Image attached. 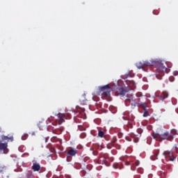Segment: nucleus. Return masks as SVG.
I'll use <instances>...</instances> for the list:
<instances>
[{"label": "nucleus", "mask_w": 178, "mask_h": 178, "mask_svg": "<svg viewBox=\"0 0 178 178\" xmlns=\"http://www.w3.org/2000/svg\"><path fill=\"white\" fill-rule=\"evenodd\" d=\"M176 134V130L172 129L170 132H165L163 134H159L158 133L154 132L152 134V137L154 140L157 141H162V140H166L167 141H172L175 138Z\"/></svg>", "instance_id": "1"}, {"label": "nucleus", "mask_w": 178, "mask_h": 178, "mask_svg": "<svg viewBox=\"0 0 178 178\" xmlns=\"http://www.w3.org/2000/svg\"><path fill=\"white\" fill-rule=\"evenodd\" d=\"M154 62V66H155V70H156V77L159 80H162V76H163L164 73H169L170 72V69L165 67L163 65V63L162 62H156V61H152Z\"/></svg>", "instance_id": "2"}, {"label": "nucleus", "mask_w": 178, "mask_h": 178, "mask_svg": "<svg viewBox=\"0 0 178 178\" xmlns=\"http://www.w3.org/2000/svg\"><path fill=\"white\" fill-rule=\"evenodd\" d=\"M98 90V95H102L103 98H109L111 97V91H112V88H111L109 85L99 86Z\"/></svg>", "instance_id": "3"}, {"label": "nucleus", "mask_w": 178, "mask_h": 178, "mask_svg": "<svg viewBox=\"0 0 178 178\" xmlns=\"http://www.w3.org/2000/svg\"><path fill=\"white\" fill-rule=\"evenodd\" d=\"M128 87H129L128 89H124V88L121 87L118 89V91L120 94V95H122V97L127 92V91H130V90H134L136 88V82L134 81H128Z\"/></svg>", "instance_id": "4"}, {"label": "nucleus", "mask_w": 178, "mask_h": 178, "mask_svg": "<svg viewBox=\"0 0 178 178\" xmlns=\"http://www.w3.org/2000/svg\"><path fill=\"white\" fill-rule=\"evenodd\" d=\"M154 63H155L152 62V60L139 61L136 63V66L138 67V69H144V67H149V66H154Z\"/></svg>", "instance_id": "5"}, {"label": "nucleus", "mask_w": 178, "mask_h": 178, "mask_svg": "<svg viewBox=\"0 0 178 178\" xmlns=\"http://www.w3.org/2000/svg\"><path fill=\"white\" fill-rule=\"evenodd\" d=\"M72 115L70 114H61L58 115V124H62L65 122V119H70Z\"/></svg>", "instance_id": "6"}, {"label": "nucleus", "mask_w": 178, "mask_h": 178, "mask_svg": "<svg viewBox=\"0 0 178 178\" xmlns=\"http://www.w3.org/2000/svg\"><path fill=\"white\" fill-rule=\"evenodd\" d=\"M77 154V149L73 148V147H70V149H67V155L68 158H70L72 156H74Z\"/></svg>", "instance_id": "7"}, {"label": "nucleus", "mask_w": 178, "mask_h": 178, "mask_svg": "<svg viewBox=\"0 0 178 178\" xmlns=\"http://www.w3.org/2000/svg\"><path fill=\"white\" fill-rule=\"evenodd\" d=\"M125 104L127 105V104H131L132 106H136L137 105V102H136V99H134L133 97H129L126 99Z\"/></svg>", "instance_id": "8"}, {"label": "nucleus", "mask_w": 178, "mask_h": 178, "mask_svg": "<svg viewBox=\"0 0 178 178\" xmlns=\"http://www.w3.org/2000/svg\"><path fill=\"white\" fill-rule=\"evenodd\" d=\"M163 154L164 155V156H169L170 158V161H175V159H176V157L173 156V152H169V151H165Z\"/></svg>", "instance_id": "9"}, {"label": "nucleus", "mask_w": 178, "mask_h": 178, "mask_svg": "<svg viewBox=\"0 0 178 178\" xmlns=\"http://www.w3.org/2000/svg\"><path fill=\"white\" fill-rule=\"evenodd\" d=\"M31 169L34 172H40V170H41V165H40V163L35 162L33 163Z\"/></svg>", "instance_id": "10"}, {"label": "nucleus", "mask_w": 178, "mask_h": 178, "mask_svg": "<svg viewBox=\"0 0 178 178\" xmlns=\"http://www.w3.org/2000/svg\"><path fill=\"white\" fill-rule=\"evenodd\" d=\"M161 97V101H165V99H166V98H168L169 97V92L166 90L163 91Z\"/></svg>", "instance_id": "11"}, {"label": "nucleus", "mask_w": 178, "mask_h": 178, "mask_svg": "<svg viewBox=\"0 0 178 178\" xmlns=\"http://www.w3.org/2000/svg\"><path fill=\"white\" fill-rule=\"evenodd\" d=\"M131 137L134 138V142L138 143V137H141V136L138 135H131Z\"/></svg>", "instance_id": "12"}, {"label": "nucleus", "mask_w": 178, "mask_h": 178, "mask_svg": "<svg viewBox=\"0 0 178 178\" xmlns=\"http://www.w3.org/2000/svg\"><path fill=\"white\" fill-rule=\"evenodd\" d=\"M6 148H8V144L0 143V149H3L4 151V149H6Z\"/></svg>", "instance_id": "13"}, {"label": "nucleus", "mask_w": 178, "mask_h": 178, "mask_svg": "<svg viewBox=\"0 0 178 178\" xmlns=\"http://www.w3.org/2000/svg\"><path fill=\"white\" fill-rule=\"evenodd\" d=\"M99 163H102L104 165V163H106V158L105 157H100L99 159Z\"/></svg>", "instance_id": "14"}, {"label": "nucleus", "mask_w": 178, "mask_h": 178, "mask_svg": "<svg viewBox=\"0 0 178 178\" xmlns=\"http://www.w3.org/2000/svg\"><path fill=\"white\" fill-rule=\"evenodd\" d=\"M83 98H84V96L80 99V102L81 105H87V99H83Z\"/></svg>", "instance_id": "15"}, {"label": "nucleus", "mask_w": 178, "mask_h": 178, "mask_svg": "<svg viewBox=\"0 0 178 178\" xmlns=\"http://www.w3.org/2000/svg\"><path fill=\"white\" fill-rule=\"evenodd\" d=\"M104 136H105V133L104 131L99 130L98 131V137L102 138V137H104Z\"/></svg>", "instance_id": "16"}, {"label": "nucleus", "mask_w": 178, "mask_h": 178, "mask_svg": "<svg viewBox=\"0 0 178 178\" xmlns=\"http://www.w3.org/2000/svg\"><path fill=\"white\" fill-rule=\"evenodd\" d=\"M28 138H29V134H25L22 136V140H23V141H25V140H27Z\"/></svg>", "instance_id": "17"}, {"label": "nucleus", "mask_w": 178, "mask_h": 178, "mask_svg": "<svg viewBox=\"0 0 178 178\" xmlns=\"http://www.w3.org/2000/svg\"><path fill=\"white\" fill-rule=\"evenodd\" d=\"M113 144L111 142V143H108V145H107V148H108V149H112V147H113Z\"/></svg>", "instance_id": "18"}, {"label": "nucleus", "mask_w": 178, "mask_h": 178, "mask_svg": "<svg viewBox=\"0 0 178 178\" xmlns=\"http://www.w3.org/2000/svg\"><path fill=\"white\" fill-rule=\"evenodd\" d=\"M147 116H149V113H148V111H145V112L143 113V117L147 118Z\"/></svg>", "instance_id": "19"}, {"label": "nucleus", "mask_w": 178, "mask_h": 178, "mask_svg": "<svg viewBox=\"0 0 178 178\" xmlns=\"http://www.w3.org/2000/svg\"><path fill=\"white\" fill-rule=\"evenodd\" d=\"M118 141V138H116V137H113V139L111 140V144H113L114 145V143L117 142Z\"/></svg>", "instance_id": "20"}, {"label": "nucleus", "mask_w": 178, "mask_h": 178, "mask_svg": "<svg viewBox=\"0 0 178 178\" xmlns=\"http://www.w3.org/2000/svg\"><path fill=\"white\" fill-rule=\"evenodd\" d=\"M137 133H138V134H140V135L143 134V129H141V128L138 129Z\"/></svg>", "instance_id": "21"}, {"label": "nucleus", "mask_w": 178, "mask_h": 178, "mask_svg": "<svg viewBox=\"0 0 178 178\" xmlns=\"http://www.w3.org/2000/svg\"><path fill=\"white\" fill-rule=\"evenodd\" d=\"M3 140H13V137H11V138H9L8 136H3Z\"/></svg>", "instance_id": "22"}, {"label": "nucleus", "mask_w": 178, "mask_h": 178, "mask_svg": "<svg viewBox=\"0 0 178 178\" xmlns=\"http://www.w3.org/2000/svg\"><path fill=\"white\" fill-rule=\"evenodd\" d=\"M170 81H175V76H170L169 78Z\"/></svg>", "instance_id": "23"}, {"label": "nucleus", "mask_w": 178, "mask_h": 178, "mask_svg": "<svg viewBox=\"0 0 178 178\" xmlns=\"http://www.w3.org/2000/svg\"><path fill=\"white\" fill-rule=\"evenodd\" d=\"M166 65H167L168 67H169V69H170V67H172V63H166Z\"/></svg>", "instance_id": "24"}, {"label": "nucleus", "mask_w": 178, "mask_h": 178, "mask_svg": "<svg viewBox=\"0 0 178 178\" xmlns=\"http://www.w3.org/2000/svg\"><path fill=\"white\" fill-rule=\"evenodd\" d=\"M125 139L127 140V141H131V138L129 137V136H127L125 138Z\"/></svg>", "instance_id": "25"}, {"label": "nucleus", "mask_w": 178, "mask_h": 178, "mask_svg": "<svg viewBox=\"0 0 178 178\" xmlns=\"http://www.w3.org/2000/svg\"><path fill=\"white\" fill-rule=\"evenodd\" d=\"M52 141H56V140H58V138H56V136H54L52 138H51Z\"/></svg>", "instance_id": "26"}, {"label": "nucleus", "mask_w": 178, "mask_h": 178, "mask_svg": "<svg viewBox=\"0 0 178 178\" xmlns=\"http://www.w3.org/2000/svg\"><path fill=\"white\" fill-rule=\"evenodd\" d=\"M174 76H178V71H175L173 72Z\"/></svg>", "instance_id": "27"}, {"label": "nucleus", "mask_w": 178, "mask_h": 178, "mask_svg": "<svg viewBox=\"0 0 178 178\" xmlns=\"http://www.w3.org/2000/svg\"><path fill=\"white\" fill-rule=\"evenodd\" d=\"M175 112H176L177 113H178V108H177L175 109Z\"/></svg>", "instance_id": "28"}, {"label": "nucleus", "mask_w": 178, "mask_h": 178, "mask_svg": "<svg viewBox=\"0 0 178 178\" xmlns=\"http://www.w3.org/2000/svg\"><path fill=\"white\" fill-rule=\"evenodd\" d=\"M84 111H86V109L83 108V109H82V112H84Z\"/></svg>", "instance_id": "29"}, {"label": "nucleus", "mask_w": 178, "mask_h": 178, "mask_svg": "<svg viewBox=\"0 0 178 178\" xmlns=\"http://www.w3.org/2000/svg\"><path fill=\"white\" fill-rule=\"evenodd\" d=\"M93 154H94V155H97V154H95V152H93Z\"/></svg>", "instance_id": "30"}, {"label": "nucleus", "mask_w": 178, "mask_h": 178, "mask_svg": "<svg viewBox=\"0 0 178 178\" xmlns=\"http://www.w3.org/2000/svg\"><path fill=\"white\" fill-rule=\"evenodd\" d=\"M136 166H138V163L136 164Z\"/></svg>", "instance_id": "31"}, {"label": "nucleus", "mask_w": 178, "mask_h": 178, "mask_svg": "<svg viewBox=\"0 0 178 178\" xmlns=\"http://www.w3.org/2000/svg\"><path fill=\"white\" fill-rule=\"evenodd\" d=\"M156 156H158V154H156Z\"/></svg>", "instance_id": "32"}, {"label": "nucleus", "mask_w": 178, "mask_h": 178, "mask_svg": "<svg viewBox=\"0 0 178 178\" xmlns=\"http://www.w3.org/2000/svg\"><path fill=\"white\" fill-rule=\"evenodd\" d=\"M46 143H47V138H46Z\"/></svg>", "instance_id": "33"}]
</instances>
